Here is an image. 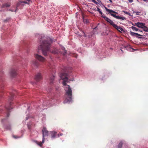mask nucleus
Segmentation results:
<instances>
[{"instance_id":"nucleus-33","label":"nucleus","mask_w":148,"mask_h":148,"mask_svg":"<svg viewBox=\"0 0 148 148\" xmlns=\"http://www.w3.org/2000/svg\"><path fill=\"white\" fill-rule=\"evenodd\" d=\"M100 11H101V10L100 9V8H97V11L99 12Z\"/></svg>"},{"instance_id":"nucleus-39","label":"nucleus","mask_w":148,"mask_h":148,"mask_svg":"<svg viewBox=\"0 0 148 148\" xmlns=\"http://www.w3.org/2000/svg\"><path fill=\"white\" fill-rule=\"evenodd\" d=\"M83 33L84 34V36L85 37H86V35L85 34L84 32H83Z\"/></svg>"},{"instance_id":"nucleus-42","label":"nucleus","mask_w":148,"mask_h":148,"mask_svg":"<svg viewBox=\"0 0 148 148\" xmlns=\"http://www.w3.org/2000/svg\"><path fill=\"white\" fill-rule=\"evenodd\" d=\"M62 134H60V136H62Z\"/></svg>"},{"instance_id":"nucleus-20","label":"nucleus","mask_w":148,"mask_h":148,"mask_svg":"<svg viewBox=\"0 0 148 148\" xmlns=\"http://www.w3.org/2000/svg\"><path fill=\"white\" fill-rule=\"evenodd\" d=\"M132 29L134 31H138L139 29L137 28L136 27L134 26H132L131 27Z\"/></svg>"},{"instance_id":"nucleus-18","label":"nucleus","mask_w":148,"mask_h":148,"mask_svg":"<svg viewBox=\"0 0 148 148\" xmlns=\"http://www.w3.org/2000/svg\"><path fill=\"white\" fill-rule=\"evenodd\" d=\"M123 143L122 141L120 142L118 145V148H121Z\"/></svg>"},{"instance_id":"nucleus-44","label":"nucleus","mask_w":148,"mask_h":148,"mask_svg":"<svg viewBox=\"0 0 148 148\" xmlns=\"http://www.w3.org/2000/svg\"><path fill=\"white\" fill-rule=\"evenodd\" d=\"M58 137L59 136V134H58Z\"/></svg>"},{"instance_id":"nucleus-28","label":"nucleus","mask_w":148,"mask_h":148,"mask_svg":"<svg viewBox=\"0 0 148 148\" xmlns=\"http://www.w3.org/2000/svg\"><path fill=\"white\" fill-rule=\"evenodd\" d=\"M43 143L42 140V142H39L38 143V145H39V146H41L42 145L43 143Z\"/></svg>"},{"instance_id":"nucleus-27","label":"nucleus","mask_w":148,"mask_h":148,"mask_svg":"<svg viewBox=\"0 0 148 148\" xmlns=\"http://www.w3.org/2000/svg\"><path fill=\"white\" fill-rule=\"evenodd\" d=\"M20 3H24L27 4H29V3L27 1H22L20 2Z\"/></svg>"},{"instance_id":"nucleus-16","label":"nucleus","mask_w":148,"mask_h":148,"mask_svg":"<svg viewBox=\"0 0 148 148\" xmlns=\"http://www.w3.org/2000/svg\"><path fill=\"white\" fill-rule=\"evenodd\" d=\"M10 73L12 76H14L16 74V72L14 70H13L11 71Z\"/></svg>"},{"instance_id":"nucleus-40","label":"nucleus","mask_w":148,"mask_h":148,"mask_svg":"<svg viewBox=\"0 0 148 148\" xmlns=\"http://www.w3.org/2000/svg\"><path fill=\"white\" fill-rule=\"evenodd\" d=\"M99 2H101V1L100 0H98V1H97Z\"/></svg>"},{"instance_id":"nucleus-4","label":"nucleus","mask_w":148,"mask_h":148,"mask_svg":"<svg viewBox=\"0 0 148 148\" xmlns=\"http://www.w3.org/2000/svg\"><path fill=\"white\" fill-rule=\"evenodd\" d=\"M42 142L44 143L45 142V136H48L49 132L46 129L45 127H44L42 130Z\"/></svg>"},{"instance_id":"nucleus-45","label":"nucleus","mask_w":148,"mask_h":148,"mask_svg":"<svg viewBox=\"0 0 148 148\" xmlns=\"http://www.w3.org/2000/svg\"><path fill=\"white\" fill-rule=\"evenodd\" d=\"M121 51H122V49H121Z\"/></svg>"},{"instance_id":"nucleus-26","label":"nucleus","mask_w":148,"mask_h":148,"mask_svg":"<svg viewBox=\"0 0 148 148\" xmlns=\"http://www.w3.org/2000/svg\"><path fill=\"white\" fill-rule=\"evenodd\" d=\"M18 10V8H16V10L14 11L13 10H12V9H10L9 10L10 11H11V12H14V11L15 12H16Z\"/></svg>"},{"instance_id":"nucleus-43","label":"nucleus","mask_w":148,"mask_h":148,"mask_svg":"<svg viewBox=\"0 0 148 148\" xmlns=\"http://www.w3.org/2000/svg\"><path fill=\"white\" fill-rule=\"evenodd\" d=\"M143 0L145 2H146L147 1L146 0Z\"/></svg>"},{"instance_id":"nucleus-31","label":"nucleus","mask_w":148,"mask_h":148,"mask_svg":"<svg viewBox=\"0 0 148 148\" xmlns=\"http://www.w3.org/2000/svg\"><path fill=\"white\" fill-rule=\"evenodd\" d=\"M135 13H136V15H139L140 14V12H135Z\"/></svg>"},{"instance_id":"nucleus-46","label":"nucleus","mask_w":148,"mask_h":148,"mask_svg":"<svg viewBox=\"0 0 148 148\" xmlns=\"http://www.w3.org/2000/svg\"><path fill=\"white\" fill-rule=\"evenodd\" d=\"M97 1H98V0H97Z\"/></svg>"},{"instance_id":"nucleus-21","label":"nucleus","mask_w":148,"mask_h":148,"mask_svg":"<svg viewBox=\"0 0 148 148\" xmlns=\"http://www.w3.org/2000/svg\"><path fill=\"white\" fill-rule=\"evenodd\" d=\"M144 31H145L146 32H148V28L144 26V27L143 28Z\"/></svg>"},{"instance_id":"nucleus-35","label":"nucleus","mask_w":148,"mask_h":148,"mask_svg":"<svg viewBox=\"0 0 148 148\" xmlns=\"http://www.w3.org/2000/svg\"><path fill=\"white\" fill-rule=\"evenodd\" d=\"M130 3H132L133 1V0H128Z\"/></svg>"},{"instance_id":"nucleus-41","label":"nucleus","mask_w":148,"mask_h":148,"mask_svg":"<svg viewBox=\"0 0 148 148\" xmlns=\"http://www.w3.org/2000/svg\"><path fill=\"white\" fill-rule=\"evenodd\" d=\"M97 28V27H95V28H93V29H95Z\"/></svg>"},{"instance_id":"nucleus-5","label":"nucleus","mask_w":148,"mask_h":148,"mask_svg":"<svg viewBox=\"0 0 148 148\" xmlns=\"http://www.w3.org/2000/svg\"><path fill=\"white\" fill-rule=\"evenodd\" d=\"M105 8L106 9V11H107L109 14H110L111 16H113L114 18L116 15L115 14L116 13L118 14L117 12L113 11L112 10L108 9L106 7H105Z\"/></svg>"},{"instance_id":"nucleus-17","label":"nucleus","mask_w":148,"mask_h":148,"mask_svg":"<svg viewBox=\"0 0 148 148\" xmlns=\"http://www.w3.org/2000/svg\"><path fill=\"white\" fill-rule=\"evenodd\" d=\"M64 49L65 48L64 47H62V49L63 51H62L61 53H63L64 55H65L66 52V51L65 50H64Z\"/></svg>"},{"instance_id":"nucleus-14","label":"nucleus","mask_w":148,"mask_h":148,"mask_svg":"<svg viewBox=\"0 0 148 148\" xmlns=\"http://www.w3.org/2000/svg\"><path fill=\"white\" fill-rule=\"evenodd\" d=\"M109 23L112 25L114 28H115V27H117V25L115 24L114 22L112 20Z\"/></svg>"},{"instance_id":"nucleus-36","label":"nucleus","mask_w":148,"mask_h":148,"mask_svg":"<svg viewBox=\"0 0 148 148\" xmlns=\"http://www.w3.org/2000/svg\"><path fill=\"white\" fill-rule=\"evenodd\" d=\"M99 13L101 14H103V13L102 12H101V11H99Z\"/></svg>"},{"instance_id":"nucleus-6","label":"nucleus","mask_w":148,"mask_h":148,"mask_svg":"<svg viewBox=\"0 0 148 148\" xmlns=\"http://www.w3.org/2000/svg\"><path fill=\"white\" fill-rule=\"evenodd\" d=\"M35 58L38 61L42 62H44L45 61V59L40 55L38 54H35Z\"/></svg>"},{"instance_id":"nucleus-30","label":"nucleus","mask_w":148,"mask_h":148,"mask_svg":"<svg viewBox=\"0 0 148 148\" xmlns=\"http://www.w3.org/2000/svg\"><path fill=\"white\" fill-rule=\"evenodd\" d=\"M91 0L92 1V2H93L94 3H95L96 4H98V3L97 2H96L95 1V0Z\"/></svg>"},{"instance_id":"nucleus-9","label":"nucleus","mask_w":148,"mask_h":148,"mask_svg":"<svg viewBox=\"0 0 148 148\" xmlns=\"http://www.w3.org/2000/svg\"><path fill=\"white\" fill-rule=\"evenodd\" d=\"M51 134V138H55L57 135V132L55 131H52L50 132Z\"/></svg>"},{"instance_id":"nucleus-2","label":"nucleus","mask_w":148,"mask_h":148,"mask_svg":"<svg viewBox=\"0 0 148 148\" xmlns=\"http://www.w3.org/2000/svg\"><path fill=\"white\" fill-rule=\"evenodd\" d=\"M38 39L41 42V45L40 46H49L53 42L51 39L49 38L46 37L43 35H39Z\"/></svg>"},{"instance_id":"nucleus-15","label":"nucleus","mask_w":148,"mask_h":148,"mask_svg":"<svg viewBox=\"0 0 148 148\" xmlns=\"http://www.w3.org/2000/svg\"><path fill=\"white\" fill-rule=\"evenodd\" d=\"M109 23L112 25L114 28H115V27H117V25L115 24L114 22L112 20Z\"/></svg>"},{"instance_id":"nucleus-10","label":"nucleus","mask_w":148,"mask_h":148,"mask_svg":"<svg viewBox=\"0 0 148 148\" xmlns=\"http://www.w3.org/2000/svg\"><path fill=\"white\" fill-rule=\"evenodd\" d=\"M42 79L41 75L40 73H38L36 75L35 79L37 81H38Z\"/></svg>"},{"instance_id":"nucleus-23","label":"nucleus","mask_w":148,"mask_h":148,"mask_svg":"<svg viewBox=\"0 0 148 148\" xmlns=\"http://www.w3.org/2000/svg\"><path fill=\"white\" fill-rule=\"evenodd\" d=\"M83 21L85 23H87L88 22V21L87 19H84V18H83Z\"/></svg>"},{"instance_id":"nucleus-7","label":"nucleus","mask_w":148,"mask_h":148,"mask_svg":"<svg viewBox=\"0 0 148 148\" xmlns=\"http://www.w3.org/2000/svg\"><path fill=\"white\" fill-rule=\"evenodd\" d=\"M130 35L131 36L136 38H141V37L143 36L142 35H140L136 33H134L132 32H130Z\"/></svg>"},{"instance_id":"nucleus-25","label":"nucleus","mask_w":148,"mask_h":148,"mask_svg":"<svg viewBox=\"0 0 148 148\" xmlns=\"http://www.w3.org/2000/svg\"><path fill=\"white\" fill-rule=\"evenodd\" d=\"M10 17L7 18L5 19L4 21L5 22H6L9 21L10 20Z\"/></svg>"},{"instance_id":"nucleus-29","label":"nucleus","mask_w":148,"mask_h":148,"mask_svg":"<svg viewBox=\"0 0 148 148\" xmlns=\"http://www.w3.org/2000/svg\"><path fill=\"white\" fill-rule=\"evenodd\" d=\"M13 137L15 138H19L20 137V136H14V135H13Z\"/></svg>"},{"instance_id":"nucleus-1","label":"nucleus","mask_w":148,"mask_h":148,"mask_svg":"<svg viewBox=\"0 0 148 148\" xmlns=\"http://www.w3.org/2000/svg\"><path fill=\"white\" fill-rule=\"evenodd\" d=\"M61 79L63 80V84L65 86L64 89L67 95V97L66 99L64 101V103H69L72 100V91L70 86L66 84V83L68 82V79L66 77L64 78L61 77Z\"/></svg>"},{"instance_id":"nucleus-32","label":"nucleus","mask_w":148,"mask_h":148,"mask_svg":"<svg viewBox=\"0 0 148 148\" xmlns=\"http://www.w3.org/2000/svg\"><path fill=\"white\" fill-rule=\"evenodd\" d=\"M6 108H7V109L8 110H10L11 109H12V108H11L10 107H8L7 106H6Z\"/></svg>"},{"instance_id":"nucleus-24","label":"nucleus","mask_w":148,"mask_h":148,"mask_svg":"<svg viewBox=\"0 0 148 148\" xmlns=\"http://www.w3.org/2000/svg\"><path fill=\"white\" fill-rule=\"evenodd\" d=\"M103 18L107 22L109 20V18L107 17H106V16H104V17H103Z\"/></svg>"},{"instance_id":"nucleus-11","label":"nucleus","mask_w":148,"mask_h":148,"mask_svg":"<svg viewBox=\"0 0 148 148\" xmlns=\"http://www.w3.org/2000/svg\"><path fill=\"white\" fill-rule=\"evenodd\" d=\"M125 48L127 49V50L130 51L134 52L137 50V49H134L132 48V47H124Z\"/></svg>"},{"instance_id":"nucleus-13","label":"nucleus","mask_w":148,"mask_h":148,"mask_svg":"<svg viewBox=\"0 0 148 148\" xmlns=\"http://www.w3.org/2000/svg\"><path fill=\"white\" fill-rule=\"evenodd\" d=\"M117 27H115L114 28L117 29L119 32H121L123 31V29L120 26H118L117 25Z\"/></svg>"},{"instance_id":"nucleus-38","label":"nucleus","mask_w":148,"mask_h":148,"mask_svg":"<svg viewBox=\"0 0 148 148\" xmlns=\"http://www.w3.org/2000/svg\"><path fill=\"white\" fill-rule=\"evenodd\" d=\"M101 17L103 18V17H104V16H104L103 15V14H101Z\"/></svg>"},{"instance_id":"nucleus-34","label":"nucleus","mask_w":148,"mask_h":148,"mask_svg":"<svg viewBox=\"0 0 148 148\" xmlns=\"http://www.w3.org/2000/svg\"><path fill=\"white\" fill-rule=\"evenodd\" d=\"M54 76H53V77H52L53 78L52 79H51V81H51V82H52L53 81V78H54Z\"/></svg>"},{"instance_id":"nucleus-19","label":"nucleus","mask_w":148,"mask_h":148,"mask_svg":"<svg viewBox=\"0 0 148 148\" xmlns=\"http://www.w3.org/2000/svg\"><path fill=\"white\" fill-rule=\"evenodd\" d=\"M10 6V5L8 3H6L2 5V8H4L5 7H8Z\"/></svg>"},{"instance_id":"nucleus-12","label":"nucleus","mask_w":148,"mask_h":148,"mask_svg":"<svg viewBox=\"0 0 148 148\" xmlns=\"http://www.w3.org/2000/svg\"><path fill=\"white\" fill-rule=\"evenodd\" d=\"M115 18L118 19H121L122 20H126V18L125 17H121L119 16H117L116 15Z\"/></svg>"},{"instance_id":"nucleus-37","label":"nucleus","mask_w":148,"mask_h":148,"mask_svg":"<svg viewBox=\"0 0 148 148\" xmlns=\"http://www.w3.org/2000/svg\"><path fill=\"white\" fill-rule=\"evenodd\" d=\"M112 20L110 19H109V20L107 22L109 23H110V22Z\"/></svg>"},{"instance_id":"nucleus-3","label":"nucleus","mask_w":148,"mask_h":148,"mask_svg":"<svg viewBox=\"0 0 148 148\" xmlns=\"http://www.w3.org/2000/svg\"><path fill=\"white\" fill-rule=\"evenodd\" d=\"M49 47H39L38 52L39 53L42 52V54L45 56L47 55Z\"/></svg>"},{"instance_id":"nucleus-8","label":"nucleus","mask_w":148,"mask_h":148,"mask_svg":"<svg viewBox=\"0 0 148 148\" xmlns=\"http://www.w3.org/2000/svg\"><path fill=\"white\" fill-rule=\"evenodd\" d=\"M136 25L139 28H143L144 26L145 25V24L140 22H137L135 23Z\"/></svg>"},{"instance_id":"nucleus-22","label":"nucleus","mask_w":148,"mask_h":148,"mask_svg":"<svg viewBox=\"0 0 148 148\" xmlns=\"http://www.w3.org/2000/svg\"><path fill=\"white\" fill-rule=\"evenodd\" d=\"M122 12H123L125 14H128V15H129L130 16H131V14L129 12H127V11H125L123 10L122 11Z\"/></svg>"}]
</instances>
